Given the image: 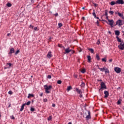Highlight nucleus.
<instances>
[{
    "instance_id": "41",
    "label": "nucleus",
    "mask_w": 124,
    "mask_h": 124,
    "mask_svg": "<svg viewBox=\"0 0 124 124\" xmlns=\"http://www.w3.org/2000/svg\"><path fill=\"white\" fill-rule=\"evenodd\" d=\"M11 119H12V120H15V117H14V116H11Z\"/></svg>"
},
{
    "instance_id": "16",
    "label": "nucleus",
    "mask_w": 124,
    "mask_h": 124,
    "mask_svg": "<svg viewBox=\"0 0 124 124\" xmlns=\"http://www.w3.org/2000/svg\"><path fill=\"white\" fill-rule=\"evenodd\" d=\"M115 35L119 36L120 35V31H115Z\"/></svg>"
},
{
    "instance_id": "13",
    "label": "nucleus",
    "mask_w": 124,
    "mask_h": 124,
    "mask_svg": "<svg viewBox=\"0 0 124 124\" xmlns=\"http://www.w3.org/2000/svg\"><path fill=\"white\" fill-rule=\"evenodd\" d=\"M76 91L78 93H79V94H81V93H82V91H81V90H79L78 88H76Z\"/></svg>"
},
{
    "instance_id": "10",
    "label": "nucleus",
    "mask_w": 124,
    "mask_h": 124,
    "mask_svg": "<svg viewBox=\"0 0 124 124\" xmlns=\"http://www.w3.org/2000/svg\"><path fill=\"white\" fill-rule=\"evenodd\" d=\"M104 93L105 94V97L106 98L109 96V93L107 91H105L104 92Z\"/></svg>"
},
{
    "instance_id": "32",
    "label": "nucleus",
    "mask_w": 124,
    "mask_h": 124,
    "mask_svg": "<svg viewBox=\"0 0 124 124\" xmlns=\"http://www.w3.org/2000/svg\"><path fill=\"white\" fill-rule=\"evenodd\" d=\"M63 46H62V44H58V47H59V48H62Z\"/></svg>"
},
{
    "instance_id": "63",
    "label": "nucleus",
    "mask_w": 124,
    "mask_h": 124,
    "mask_svg": "<svg viewBox=\"0 0 124 124\" xmlns=\"http://www.w3.org/2000/svg\"><path fill=\"white\" fill-rule=\"evenodd\" d=\"M82 9H85V7H82Z\"/></svg>"
},
{
    "instance_id": "47",
    "label": "nucleus",
    "mask_w": 124,
    "mask_h": 124,
    "mask_svg": "<svg viewBox=\"0 0 124 124\" xmlns=\"http://www.w3.org/2000/svg\"><path fill=\"white\" fill-rule=\"evenodd\" d=\"M97 45H99V44H100V41H98L97 42Z\"/></svg>"
},
{
    "instance_id": "35",
    "label": "nucleus",
    "mask_w": 124,
    "mask_h": 124,
    "mask_svg": "<svg viewBox=\"0 0 124 124\" xmlns=\"http://www.w3.org/2000/svg\"><path fill=\"white\" fill-rule=\"evenodd\" d=\"M57 84H59V85H60V84H62V80H58L57 81Z\"/></svg>"
},
{
    "instance_id": "60",
    "label": "nucleus",
    "mask_w": 124,
    "mask_h": 124,
    "mask_svg": "<svg viewBox=\"0 0 124 124\" xmlns=\"http://www.w3.org/2000/svg\"><path fill=\"white\" fill-rule=\"evenodd\" d=\"M118 13H119V12H115V14H118Z\"/></svg>"
},
{
    "instance_id": "48",
    "label": "nucleus",
    "mask_w": 124,
    "mask_h": 124,
    "mask_svg": "<svg viewBox=\"0 0 124 124\" xmlns=\"http://www.w3.org/2000/svg\"><path fill=\"white\" fill-rule=\"evenodd\" d=\"M34 31H38V30H37V27H34Z\"/></svg>"
},
{
    "instance_id": "49",
    "label": "nucleus",
    "mask_w": 124,
    "mask_h": 124,
    "mask_svg": "<svg viewBox=\"0 0 124 124\" xmlns=\"http://www.w3.org/2000/svg\"><path fill=\"white\" fill-rule=\"evenodd\" d=\"M79 97L82 98L83 97V95H82V93H80L79 95Z\"/></svg>"
},
{
    "instance_id": "62",
    "label": "nucleus",
    "mask_w": 124,
    "mask_h": 124,
    "mask_svg": "<svg viewBox=\"0 0 124 124\" xmlns=\"http://www.w3.org/2000/svg\"><path fill=\"white\" fill-rule=\"evenodd\" d=\"M98 81H99L100 82H102V80H101V79H100V80H99Z\"/></svg>"
},
{
    "instance_id": "55",
    "label": "nucleus",
    "mask_w": 124,
    "mask_h": 124,
    "mask_svg": "<svg viewBox=\"0 0 124 124\" xmlns=\"http://www.w3.org/2000/svg\"><path fill=\"white\" fill-rule=\"evenodd\" d=\"M40 96H42L43 95V93H41L40 94H39Z\"/></svg>"
},
{
    "instance_id": "1",
    "label": "nucleus",
    "mask_w": 124,
    "mask_h": 124,
    "mask_svg": "<svg viewBox=\"0 0 124 124\" xmlns=\"http://www.w3.org/2000/svg\"><path fill=\"white\" fill-rule=\"evenodd\" d=\"M100 85L101 88H100V89H99V91L100 92L103 91V90H106V89H107V87H106V84L104 82L102 81L101 82Z\"/></svg>"
},
{
    "instance_id": "34",
    "label": "nucleus",
    "mask_w": 124,
    "mask_h": 124,
    "mask_svg": "<svg viewBox=\"0 0 124 124\" xmlns=\"http://www.w3.org/2000/svg\"><path fill=\"white\" fill-rule=\"evenodd\" d=\"M48 121H51V120H52V116H49L48 118H47Z\"/></svg>"
},
{
    "instance_id": "26",
    "label": "nucleus",
    "mask_w": 124,
    "mask_h": 124,
    "mask_svg": "<svg viewBox=\"0 0 124 124\" xmlns=\"http://www.w3.org/2000/svg\"><path fill=\"white\" fill-rule=\"evenodd\" d=\"M20 53V50H17L15 53V55H18V54H19Z\"/></svg>"
},
{
    "instance_id": "45",
    "label": "nucleus",
    "mask_w": 124,
    "mask_h": 124,
    "mask_svg": "<svg viewBox=\"0 0 124 124\" xmlns=\"http://www.w3.org/2000/svg\"><path fill=\"white\" fill-rule=\"evenodd\" d=\"M109 62H113V59H109Z\"/></svg>"
},
{
    "instance_id": "54",
    "label": "nucleus",
    "mask_w": 124,
    "mask_h": 124,
    "mask_svg": "<svg viewBox=\"0 0 124 124\" xmlns=\"http://www.w3.org/2000/svg\"><path fill=\"white\" fill-rule=\"evenodd\" d=\"M30 28H32V29H33V26H32V25H30Z\"/></svg>"
},
{
    "instance_id": "28",
    "label": "nucleus",
    "mask_w": 124,
    "mask_h": 124,
    "mask_svg": "<svg viewBox=\"0 0 124 124\" xmlns=\"http://www.w3.org/2000/svg\"><path fill=\"white\" fill-rule=\"evenodd\" d=\"M81 73H85V72H86V69H83L81 71Z\"/></svg>"
},
{
    "instance_id": "8",
    "label": "nucleus",
    "mask_w": 124,
    "mask_h": 124,
    "mask_svg": "<svg viewBox=\"0 0 124 124\" xmlns=\"http://www.w3.org/2000/svg\"><path fill=\"white\" fill-rule=\"evenodd\" d=\"M116 4H124V0H117Z\"/></svg>"
},
{
    "instance_id": "27",
    "label": "nucleus",
    "mask_w": 124,
    "mask_h": 124,
    "mask_svg": "<svg viewBox=\"0 0 124 124\" xmlns=\"http://www.w3.org/2000/svg\"><path fill=\"white\" fill-rule=\"evenodd\" d=\"M110 4L111 5H115V4H116V2H115L114 1H112L110 2Z\"/></svg>"
},
{
    "instance_id": "9",
    "label": "nucleus",
    "mask_w": 124,
    "mask_h": 124,
    "mask_svg": "<svg viewBox=\"0 0 124 124\" xmlns=\"http://www.w3.org/2000/svg\"><path fill=\"white\" fill-rule=\"evenodd\" d=\"M15 52V49L13 48L12 47L10 49V52L8 53L9 55H12Z\"/></svg>"
},
{
    "instance_id": "22",
    "label": "nucleus",
    "mask_w": 124,
    "mask_h": 124,
    "mask_svg": "<svg viewBox=\"0 0 124 124\" xmlns=\"http://www.w3.org/2000/svg\"><path fill=\"white\" fill-rule=\"evenodd\" d=\"M89 51H91V53H92V54L93 53L94 50L93 49V48H88Z\"/></svg>"
},
{
    "instance_id": "5",
    "label": "nucleus",
    "mask_w": 124,
    "mask_h": 124,
    "mask_svg": "<svg viewBox=\"0 0 124 124\" xmlns=\"http://www.w3.org/2000/svg\"><path fill=\"white\" fill-rule=\"evenodd\" d=\"M108 21L109 22L108 25H109L111 28H113V26H114V20H113V19H108Z\"/></svg>"
},
{
    "instance_id": "39",
    "label": "nucleus",
    "mask_w": 124,
    "mask_h": 124,
    "mask_svg": "<svg viewBox=\"0 0 124 124\" xmlns=\"http://www.w3.org/2000/svg\"><path fill=\"white\" fill-rule=\"evenodd\" d=\"M94 7H97V4L96 3H93Z\"/></svg>"
},
{
    "instance_id": "23",
    "label": "nucleus",
    "mask_w": 124,
    "mask_h": 124,
    "mask_svg": "<svg viewBox=\"0 0 124 124\" xmlns=\"http://www.w3.org/2000/svg\"><path fill=\"white\" fill-rule=\"evenodd\" d=\"M118 15L119 16V17H123L124 15L122 14H121V13H118Z\"/></svg>"
},
{
    "instance_id": "18",
    "label": "nucleus",
    "mask_w": 124,
    "mask_h": 124,
    "mask_svg": "<svg viewBox=\"0 0 124 124\" xmlns=\"http://www.w3.org/2000/svg\"><path fill=\"white\" fill-rule=\"evenodd\" d=\"M34 95L33 94L29 93L28 96V98H30V97H33Z\"/></svg>"
},
{
    "instance_id": "4",
    "label": "nucleus",
    "mask_w": 124,
    "mask_h": 124,
    "mask_svg": "<svg viewBox=\"0 0 124 124\" xmlns=\"http://www.w3.org/2000/svg\"><path fill=\"white\" fill-rule=\"evenodd\" d=\"M71 51H72V49H71L69 47H68L65 49V52H64V54H69Z\"/></svg>"
},
{
    "instance_id": "57",
    "label": "nucleus",
    "mask_w": 124,
    "mask_h": 124,
    "mask_svg": "<svg viewBox=\"0 0 124 124\" xmlns=\"http://www.w3.org/2000/svg\"><path fill=\"white\" fill-rule=\"evenodd\" d=\"M118 104H121V102L120 101H118L117 102Z\"/></svg>"
},
{
    "instance_id": "50",
    "label": "nucleus",
    "mask_w": 124,
    "mask_h": 124,
    "mask_svg": "<svg viewBox=\"0 0 124 124\" xmlns=\"http://www.w3.org/2000/svg\"><path fill=\"white\" fill-rule=\"evenodd\" d=\"M71 52L72 54H74V53L75 52V51H74V50H72V51Z\"/></svg>"
},
{
    "instance_id": "38",
    "label": "nucleus",
    "mask_w": 124,
    "mask_h": 124,
    "mask_svg": "<svg viewBox=\"0 0 124 124\" xmlns=\"http://www.w3.org/2000/svg\"><path fill=\"white\" fill-rule=\"evenodd\" d=\"M31 111L32 112L34 111V108H31Z\"/></svg>"
},
{
    "instance_id": "46",
    "label": "nucleus",
    "mask_w": 124,
    "mask_h": 124,
    "mask_svg": "<svg viewBox=\"0 0 124 124\" xmlns=\"http://www.w3.org/2000/svg\"><path fill=\"white\" fill-rule=\"evenodd\" d=\"M47 100L46 98H45V99H44V102H47Z\"/></svg>"
},
{
    "instance_id": "36",
    "label": "nucleus",
    "mask_w": 124,
    "mask_h": 124,
    "mask_svg": "<svg viewBox=\"0 0 124 124\" xmlns=\"http://www.w3.org/2000/svg\"><path fill=\"white\" fill-rule=\"evenodd\" d=\"M26 105H30V104H31V101H28L27 102V103L25 104Z\"/></svg>"
},
{
    "instance_id": "33",
    "label": "nucleus",
    "mask_w": 124,
    "mask_h": 124,
    "mask_svg": "<svg viewBox=\"0 0 124 124\" xmlns=\"http://www.w3.org/2000/svg\"><path fill=\"white\" fill-rule=\"evenodd\" d=\"M102 62H106V58L102 59Z\"/></svg>"
},
{
    "instance_id": "24",
    "label": "nucleus",
    "mask_w": 124,
    "mask_h": 124,
    "mask_svg": "<svg viewBox=\"0 0 124 124\" xmlns=\"http://www.w3.org/2000/svg\"><path fill=\"white\" fill-rule=\"evenodd\" d=\"M93 15L94 17H96V15L95 14V12L94 10L93 11Z\"/></svg>"
},
{
    "instance_id": "37",
    "label": "nucleus",
    "mask_w": 124,
    "mask_h": 124,
    "mask_svg": "<svg viewBox=\"0 0 124 124\" xmlns=\"http://www.w3.org/2000/svg\"><path fill=\"white\" fill-rule=\"evenodd\" d=\"M8 93L9 94H13V92H12L11 91H9Z\"/></svg>"
},
{
    "instance_id": "56",
    "label": "nucleus",
    "mask_w": 124,
    "mask_h": 124,
    "mask_svg": "<svg viewBox=\"0 0 124 124\" xmlns=\"http://www.w3.org/2000/svg\"><path fill=\"white\" fill-rule=\"evenodd\" d=\"M82 20H83L84 21H85V20H86V19L85 18V17H82Z\"/></svg>"
},
{
    "instance_id": "40",
    "label": "nucleus",
    "mask_w": 124,
    "mask_h": 124,
    "mask_svg": "<svg viewBox=\"0 0 124 124\" xmlns=\"http://www.w3.org/2000/svg\"><path fill=\"white\" fill-rule=\"evenodd\" d=\"M96 24H97V26H99V21L98 20H97Z\"/></svg>"
},
{
    "instance_id": "21",
    "label": "nucleus",
    "mask_w": 124,
    "mask_h": 124,
    "mask_svg": "<svg viewBox=\"0 0 124 124\" xmlns=\"http://www.w3.org/2000/svg\"><path fill=\"white\" fill-rule=\"evenodd\" d=\"M96 58L97 61H99V60H100V58L99 57V55H98V54L96 55Z\"/></svg>"
},
{
    "instance_id": "29",
    "label": "nucleus",
    "mask_w": 124,
    "mask_h": 124,
    "mask_svg": "<svg viewBox=\"0 0 124 124\" xmlns=\"http://www.w3.org/2000/svg\"><path fill=\"white\" fill-rule=\"evenodd\" d=\"M109 14H110V15H113L114 14V12L112 11H109Z\"/></svg>"
},
{
    "instance_id": "25",
    "label": "nucleus",
    "mask_w": 124,
    "mask_h": 124,
    "mask_svg": "<svg viewBox=\"0 0 124 124\" xmlns=\"http://www.w3.org/2000/svg\"><path fill=\"white\" fill-rule=\"evenodd\" d=\"M105 74H107L108 73H109V70L107 68L106 70L105 71Z\"/></svg>"
},
{
    "instance_id": "64",
    "label": "nucleus",
    "mask_w": 124,
    "mask_h": 124,
    "mask_svg": "<svg viewBox=\"0 0 124 124\" xmlns=\"http://www.w3.org/2000/svg\"><path fill=\"white\" fill-rule=\"evenodd\" d=\"M20 124H23V123L21 122V123H20Z\"/></svg>"
},
{
    "instance_id": "14",
    "label": "nucleus",
    "mask_w": 124,
    "mask_h": 124,
    "mask_svg": "<svg viewBox=\"0 0 124 124\" xmlns=\"http://www.w3.org/2000/svg\"><path fill=\"white\" fill-rule=\"evenodd\" d=\"M25 105H26L25 104H23L21 106V108H20V112H22L23 110H24V108L25 107Z\"/></svg>"
},
{
    "instance_id": "6",
    "label": "nucleus",
    "mask_w": 124,
    "mask_h": 124,
    "mask_svg": "<svg viewBox=\"0 0 124 124\" xmlns=\"http://www.w3.org/2000/svg\"><path fill=\"white\" fill-rule=\"evenodd\" d=\"M118 47L120 50H124V42H121L120 45L118 46Z\"/></svg>"
},
{
    "instance_id": "19",
    "label": "nucleus",
    "mask_w": 124,
    "mask_h": 124,
    "mask_svg": "<svg viewBox=\"0 0 124 124\" xmlns=\"http://www.w3.org/2000/svg\"><path fill=\"white\" fill-rule=\"evenodd\" d=\"M6 6H7V7H11L12 6V4H11V3L8 2L6 4Z\"/></svg>"
},
{
    "instance_id": "53",
    "label": "nucleus",
    "mask_w": 124,
    "mask_h": 124,
    "mask_svg": "<svg viewBox=\"0 0 124 124\" xmlns=\"http://www.w3.org/2000/svg\"><path fill=\"white\" fill-rule=\"evenodd\" d=\"M10 35H11V34L10 33H8V34H7V36H10Z\"/></svg>"
},
{
    "instance_id": "61",
    "label": "nucleus",
    "mask_w": 124,
    "mask_h": 124,
    "mask_svg": "<svg viewBox=\"0 0 124 124\" xmlns=\"http://www.w3.org/2000/svg\"><path fill=\"white\" fill-rule=\"evenodd\" d=\"M68 124H72L71 122H69Z\"/></svg>"
},
{
    "instance_id": "15",
    "label": "nucleus",
    "mask_w": 124,
    "mask_h": 124,
    "mask_svg": "<svg viewBox=\"0 0 124 124\" xmlns=\"http://www.w3.org/2000/svg\"><path fill=\"white\" fill-rule=\"evenodd\" d=\"M106 69H107L106 67L100 68H99V70L103 72V71H105L106 70Z\"/></svg>"
},
{
    "instance_id": "20",
    "label": "nucleus",
    "mask_w": 124,
    "mask_h": 124,
    "mask_svg": "<svg viewBox=\"0 0 124 124\" xmlns=\"http://www.w3.org/2000/svg\"><path fill=\"white\" fill-rule=\"evenodd\" d=\"M117 40L118 42H121L122 43V39H120L118 36H116Z\"/></svg>"
},
{
    "instance_id": "11",
    "label": "nucleus",
    "mask_w": 124,
    "mask_h": 124,
    "mask_svg": "<svg viewBox=\"0 0 124 124\" xmlns=\"http://www.w3.org/2000/svg\"><path fill=\"white\" fill-rule=\"evenodd\" d=\"M91 119V112L88 111V115L86 116V120H90Z\"/></svg>"
},
{
    "instance_id": "2",
    "label": "nucleus",
    "mask_w": 124,
    "mask_h": 124,
    "mask_svg": "<svg viewBox=\"0 0 124 124\" xmlns=\"http://www.w3.org/2000/svg\"><path fill=\"white\" fill-rule=\"evenodd\" d=\"M44 89H45L46 93H50V91H49V90H51L53 87L51 85H49L47 86V85H44Z\"/></svg>"
},
{
    "instance_id": "31",
    "label": "nucleus",
    "mask_w": 124,
    "mask_h": 124,
    "mask_svg": "<svg viewBox=\"0 0 124 124\" xmlns=\"http://www.w3.org/2000/svg\"><path fill=\"white\" fill-rule=\"evenodd\" d=\"M71 89H72V87H71V86H69L67 88V91H69L70 90H71Z\"/></svg>"
},
{
    "instance_id": "3",
    "label": "nucleus",
    "mask_w": 124,
    "mask_h": 124,
    "mask_svg": "<svg viewBox=\"0 0 124 124\" xmlns=\"http://www.w3.org/2000/svg\"><path fill=\"white\" fill-rule=\"evenodd\" d=\"M119 26V27H121V26H123V22L122 21V20L119 19L116 21L115 26Z\"/></svg>"
},
{
    "instance_id": "30",
    "label": "nucleus",
    "mask_w": 124,
    "mask_h": 124,
    "mask_svg": "<svg viewBox=\"0 0 124 124\" xmlns=\"http://www.w3.org/2000/svg\"><path fill=\"white\" fill-rule=\"evenodd\" d=\"M58 26H59V28H62V23H59Z\"/></svg>"
},
{
    "instance_id": "17",
    "label": "nucleus",
    "mask_w": 124,
    "mask_h": 124,
    "mask_svg": "<svg viewBox=\"0 0 124 124\" xmlns=\"http://www.w3.org/2000/svg\"><path fill=\"white\" fill-rule=\"evenodd\" d=\"M87 59L88 60V62H91V61L92 60V58L91 57V56L90 55L87 56Z\"/></svg>"
},
{
    "instance_id": "42",
    "label": "nucleus",
    "mask_w": 124,
    "mask_h": 124,
    "mask_svg": "<svg viewBox=\"0 0 124 124\" xmlns=\"http://www.w3.org/2000/svg\"><path fill=\"white\" fill-rule=\"evenodd\" d=\"M47 78H48V79H51V76L50 75H48V76H47Z\"/></svg>"
},
{
    "instance_id": "12",
    "label": "nucleus",
    "mask_w": 124,
    "mask_h": 124,
    "mask_svg": "<svg viewBox=\"0 0 124 124\" xmlns=\"http://www.w3.org/2000/svg\"><path fill=\"white\" fill-rule=\"evenodd\" d=\"M47 57L48 59H51V58H52V52L49 51L47 55Z\"/></svg>"
},
{
    "instance_id": "44",
    "label": "nucleus",
    "mask_w": 124,
    "mask_h": 124,
    "mask_svg": "<svg viewBox=\"0 0 124 124\" xmlns=\"http://www.w3.org/2000/svg\"><path fill=\"white\" fill-rule=\"evenodd\" d=\"M61 49H62V50H65V47H64V46H62V47H61Z\"/></svg>"
},
{
    "instance_id": "52",
    "label": "nucleus",
    "mask_w": 124,
    "mask_h": 124,
    "mask_svg": "<svg viewBox=\"0 0 124 124\" xmlns=\"http://www.w3.org/2000/svg\"><path fill=\"white\" fill-rule=\"evenodd\" d=\"M96 67H97L98 69H99V68H100L98 65H96Z\"/></svg>"
},
{
    "instance_id": "58",
    "label": "nucleus",
    "mask_w": 124,
    "mask_h": 124,
    "mask_svg": "<svg viewBox=\"0 0 124 124\" xmlns=\"http://www.w3.org/2000/svg\"><path fill=\"white\" fill-rule=\"evenodd\" d=\"M94 18H95L96 19H97L98 20H99V17L97 16H96V17H94Z\"/></svg>"
},
{
    "instance_id": "7",
    "label": "nucleus",
    "mask_w": 124,
    "mask_h": 124,
    "mask_svg": "<svg viewBox=\"0 0 124 124\" xmlns=\"http://www.w3.org/2000/svg\"><path fill=\"white\" fill-rule=\"evenodd\" d=\"M114 71L115 72H116V73H120L121 70L119 67H116L114 68Z\"/></svg>"
},
{
    "instance_id": "59",
    "label": "nucleus",
    "mask_w": 124,
    "mask_h": 124,
    "mask_svg": "<svg viewBox=\"0 0 124 124\" xmlns=\"http://www.w3.org/2000/svg\"><path fill=\"white\" fill-rule=\"evenodd\" d=\"M54 15H55V16H58V15H59V14L56 13Z\"/></svg>"
},
{
    "instance_id": "51",
    "label": "nucleus",
    "mask_w": 124,
    "mask_h": 124,
    "mask_svg": "<svg viewBox=\"0 0 124 124\" xmlns=\"http://www.w3.org/2000/svg\"><path fill=\"white\" fill-rule=\"evenodd\" d=\"M52 106V107H56V105L55 104H53Z\"/></svg>"
},
{
    "instance_id": "43",
    "label": "nucleus",
    "mask_w": 124,
    "mask_h": 124,
    "mask_svg": "<svg viewBox=\"0 0 124 124\" xmlns=\"http://www.w3.org/2000/svg\"><path fill=\"white\" fill-rule=\"evenodd\" d=\"M8 65H9V66H11V65H12V64L11 63H7Z\"/></svg>"
}]
</instances>
